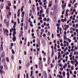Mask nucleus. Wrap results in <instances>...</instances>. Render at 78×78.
Here are the masks:
<instances>
[{
	"mask_svg": "<svg viewBox=\"0 0 78 78\" xmlns=\"http://www.w3.org/2000/svg\"><path fill=\"white\" fill-rule=\"evenodd\" d=\"M38 25L39 26V25H41V23H39L38 24Z\"/></svg>",
	"mask_w": 78,
	"mask_h": 78,
	"instance_id": "nucleus-57",
	"label": "nucleus"
},
{
	"mask_svg": "<svg viewBox=\"0 0 78 78\" xmlns=\"http://www.w3.org/2000/svg\"><path fill=\"white\" fill-rule=\"evenodd\" d=\"M6 8L7 9H9V7L8 6H7L6 7Z\"/></svg>",
	"mask_w": 78,
	"mask_h": 78,
	"instance_id": "nucleus-20",
	"label": "nucleus"
},
{
	"mask_svg": "<svg viewBox=\"0 0 78 78\" xmlns=\"http://www.w3.org/2000/svg\"><path fill=\"white\" fill-rule=\"evenodd\" d=\"M49 78H52V77H51V75H50L49 76Z\"/></svg>",
	"mask_w": 78,
	"mask_h": 78,
	"instance_id": "nucleus-49",
	"label": "nucleus"
},
{
	"mask_svg": "<svg viewBox=\"0 0 78 78\" xmlns=\"http://www.w3.org/2000/svg\"><path fill=\"white\" fill-rule=\"evenodd\" d=\"M11 51H12V54H13L14 55L15 54V52L14 51V50L12 49L11 50Z\"/></svg>",
	"mask_w": 78,
	"mask_h": 78,
	"instance_id": "nucleus-11",
	"label": "nucleus"
},
{
	"mask_svg": "<svg viewBox=\"0 0 78 78\" xmlns=\"http://www.w3.org/2000/svg\"><path fill=\"white\" fill-rule=\"evenodd\" d=\"M4 67L5 69H6V70H8V67H7V65H6L5 64L4 66Z\"/></svg>",
	"mask_w": 78,
	"mask_h": 78,
	"instance_id": "nucleus-8",
	"label": "nucleus"
},
{
	"mask_svg": "<svg viewBox=\"0 0 78 78\" xmlns=\"http://www.w3.org/2000/svg\"><path fill=\"white\" fill-rule=\"evenodd\" d=\"M50 65H51V68H52V67H53V65H52V64L51 63Z\"/></svg>",
	"mask_w": 78,
	"mask_h": 78,
	"instance_id": "nucleus-34",
	"label": "nucleus"
},
{
	"mask_svg": "<svg viewBox=\"0 0 78 78\" xmlns=\"http://www.w3.org/2000/svg\"><path fill=\"white\" fill-rule=\"evenodd\" d=\"M12 40L14 42H15V41L16 40V37L15 36L12 38Z\"/></svg>",
	"mask_w": 78,
	"mask_h": 78,
	"instance_id": "nucleus-5",
	"label": "nucleus"
},
{
	"mask_svg": "<svg viewBox=\"0 0 78 78\" xmlns=\"http://www.w3.org/2000/svg\"><path fill=\"white\" fill-rule=\"evenodd\" d=\"M58 51H61V49L59 48L58 49Z\"/></svg>",
	"mask_w": 78,
	"mask_h": 78,
	"instance_id": "nucleus-27",
	"label": "nucleus"
},
{
	"mask_svg": "<svg viewBox=\"0 0 78 78\" xmlns=\"http://www.w3.org/2000/svg\"><path fill=\"white\" fill-rule=\"evenodd\" d=\"M60 70H62V71L63 70V68H62V67L61 68Z\"/></svg>",
	"mask_w": 78,
	"mask_h": 78,
	"instance_id": "nucleus-46",
	"label": "nucleus"
},
{
	"mask_svg": "<svg viewBox=\"0 0 78 78\" xmlns=\"http://www.w3.org/2000/svg\"><path fill=\"white\" fill-rule=\"evenodd\" d=\"M60 39V40H59L60 42L62 43V39H61H61Z\"/></svg>",
	"mask_w": 78,
	"mask_h": 78,
	"instance_id": "nucleus-26",
	"label": "nucleus"
},
{
	"mask_svg": "<svg viewBox=\"0 0 78 78\" xmlns=\"http://www.w3.org/2000/svg\"><path fill=\"white\" fill-rule=\"evenodd\" d=\"M1 49L2 51L3 50V44H1Z\"/></svg>",
	"mask_w": 78,
	"mask_h": 78,
	"instance_id": "nucleus-6",
	"label": "nucleus"
},
{
	"mask_svg": "<svg viewBox=\"0 0 78 78\" xmlns=\"http://www.w3.org/2000/svg\"><path fill=\"white\" fill-rule=\"evenodd\" d=\"M74 74H75V75H76V71H74Z\"/></svg>",
	"mask_w": 78,
	"mask_h": 78,
	"instance_id": "nucleus-35",
	"label": "nucleus"
},
{
	"mask_svg": "<svg viewBox=\"0 0 78 78\" xmlns=\"http://www.w3.org/2000/svg\"><path fill=\"white\" fill-rule=\"evenodd\" d=\"M42 13H43V10H40V14H42Z\"/></svg>",
	"mask_w": 78,
	"mask_h": 78,
	"instance_id": "nucleus-12",
	"label": "nucleus"
},
{
	"mask_svg": "<svg viewBox=\"0 0 78 78\" xmlns=\"http://www.w3.org/2000/svg\"><path fill=\"white\" fill-rule=\"evenodd\" d=\"M50 20V19L49 18H48L47 19V21L48 22Z\"/></svg>",
	"mask_w": 78,
	"mask_h": 78,
	"instance_id": "nucleus-59",
	"label": "nucleus"
},
{
	"mask_svg": "<svg viewBox=\"0 0 78 78\" xmlns=\"http://www.w3.org/2000/svg\"><path fill=\"white\" fill-rule=\"evenodd\" d=\"M66 33H67V32H66V31H65L64 32V34L65 35H66Z\"/></svg>",
	"mask_w": 78,
	"mask_h": 78,
	"instance_id": "nucleus-32",
	"label": "nucleus"
},
{
	"mask_svg": "<svg viewBox=\"0 0 78 78\" xmlns=\"http://www.w3.org/2000/svg\"><path fill=\"white\" fill-rule=\"evenodd\" d=\"M61 20V21L63 22H64V20L63 19H62Z\"/></svg>",
	"mask_w": 78,
	"mask_h": 78,
	"instance_id": "nucleus-37",
	"label": "nucleus"
},
{
	"mask_svg": "<svg viewBox=\"0 0 78 78\" xmlns=\"http://www.w3.org/2000/svg\"><path fill=\"white\" fill-rule=\"evenodd\" d=\"M38 19H39L40 20H42V17H38Z\"/></svg>",
	"mask_w": 78,
	"mask_h": 78,
	"instance_id": "nucleus-48",
	"label": "nucleus"
},
{
	"mask_svg": "<svg viewBox=\"0 0 78 78\" xmlns=\"http://www.w3.org/2000/svg\"><path fill=\"white\" fill-rule=\"evenodd\" d=\"M0 68L1 69H3V66H1V67L0 66Z\"/></svg>",
	"mask_w": 78,
	"mask_h": 78,
	"instance_id": "nucleus-24",
	"label": "nucleus"
},
{
	"mask_svg": "<svg viewBox=\"0 0 78 78\" xmlns=\"http://www.w3.org/2000/svg\"><path fill=\"white\" fill-rule=\"evenodd\" d=\"M33 32H34V29H32V33H33Z\"/></svg>",
	"mask_w": 78,
	"mask_h": 78,
	"instance_id": "nucleus-54",
	"label": "nucleus"
},
{
	"mask_svg": "<svg viewBox=\"0 0 78 78\" xmlns=\"http://www.w3.org/2000/svg\"><path fill=\"white\" fill-rule=\"evenodd\" d=\"M30 42H28V47L30 46Z\"/></svg>",
	"mask_w": 78,
	"mask_h": 78,
	"instance_id": "nucleus-38",
	"label": "nucleus"
},
{
	"mask_svg": "<svg viewBox=\"0 0 78 78\" xmlns=\"http://www.w3.org/2000/svg\"><path fill=\"white\" fill-rule=\"evenodd\" d=\"M13 43H12L11 44V47H12V46H13Z\"/></svg>",
	"mask_w": 78,
	"mask_h": 78,
	"instance_id": "nucleus-40",
	"label": "nucleus"
},
{
	"mask_svg": "<svg viewBox=\"0 0 78 78\" xmlns=\"http://www.w3.org/2000/svg\"><path fill=\"white\" fill-rule=\"evenodd\" d=\"M4 22H5V23H6V19L4 20Z\"/></svg>",
	"mask_w": 78,
	"mask_h": 78,
	"instance_id": "nucleus-64",
	"label": "nucleus"
},
{
	"mask_svg": "<svg viewBox=\"0 0 78 78\" xmlns=\"http://www.w3.org/2000/svg\"><path fill=\"white\" fill-rule=\"evenodd\" d=\"M26 77L27 78H29V76H28V74H27Z\"/></svg>",
	"mask_w": 78,
	"mask_h": 78,
	"instance_id": "nucleus-18",
	"label": "nucleus"
},
{
	"mask_svg": "<svg viewBox=\"0 0 78 78\" xmlns=\"http://www.w3.org/2000/svg\"><path fill=\"white\" fill-rule=\"evenodd\" d=\"M21 68L22 66H20L19 67V69H20H20H21Z\"/></svg>",
	"mask_w": 78,
	"mask_h": 78,
	"instance_id": "nucleus-31",
	"label": "nucleus"
},
{
	"mask_svg": "<svg viewBox=\"0 0 78 78\" xmlns=\"http://www.w3.org/2000/svg\"><path fill=\"white\" fill-rule=\"evenodd\" d=\"M73 45H74V43H72L71 44V45H72V46H73Z\"/></svg>",
	"mask_w": 78,
	"mask_h": 78,
	"instance_id": "nucleus-45",
	"label": "nucleus"
},
{
	"mask_svg": "<svg viewBox=\"0 0 78 78\" xmlns=\"http://www.w3.org/2000/svg\"><path fill=\"white\" fill-rule=\"evenodd\" d=\"M3 4H2L1 5V9H3Z\"/></svg>",
	"mask_w": 78,
	"mask_h": 78,
	"instance_id": "nucleus-7",
	"label": "nucleus"
},
{
	"mask_svg": "<svg viewBox=\"0 0 78 78\" xmlns=\"http://www.w3.org/2000/svg\"><path fill=\"white\" fill-rule=\"evenodd\" d=\"M66 53H65L63 55V58H65V55H66Z\"/></svg>",
	"mask_w": 78,
	"mask_h": 78,
	"instance_id": "nucleus-19",
	"label": "nucleus"
},
{
	"mask_svg": "<svg viewBox=\"0 0 78 78\" xmlns=\"http://www.w3.org/2000/svg\"><path fill=\"white\" fill-rule=\"evenodd\" d=\"M13 34H16V31H14Z\"/></svg>",
	"mask_w": 78,
	"mask_h": 78,
	"instance_id": "nucleus-43",
	"label": "nucleus"
},
{
	"mask_svg": "<svg viewBox=\"0 0 78 78\" xmlns=\"http://www.w3.org/2000/svg\"><path fill=\"white\" fill-rule=\"evenodd\" d=\"M60 64V66L59 67H62V64H58V65Z\"/></svg>",
	"mask_w": 78,
	"mask_h": 78,
	"instance_id": "nucleus-29",
	"label": "nucleus"
},
{
	"mask_svg": "<svg viewBox=\"0 0 78 78\" xmlns=\"http://www.w3.org/2000/svg\"><path fill=\"white\" fill-rule=\"evenodd\" d=\"M38 67L40 69H42V64L41 61H40L39 62Z\"/></svg>",
	"mask_w": 78,
	"mask_h": 78,
	"instance_id": "nucleus-2",
	"label": "nucleus"
},
{
	"mask_svg": "<svg viewBox=\"0 0 78 78\" xmlns=\"http://www.w3.org/2000/svg\"><path fill=\"white\" fill-rule=\"evenodd\" d=\"M73 39L74 40L76 39V36H75L73 38Z\"/></svg>",
	"mask_w": 78,
	"mask_h": 78,
	"instance_id": "nucleus-60",
	"label": "nucleus"
},
{
	"mask_svg": "<svg viewBox=\"0 0 78 78\" xmlns=\"http://www.w3.org/2000/svg\"><path fill=\"white\" fill-rule=\"evenodd\" d=\"M44 21H46V20H47V18H45L44 19Z\"/></svg>",
	"mask_w": 78,
	"mask_h": 78,
	"instance_id": "nucleus-47",
	"label": "nucleus"
},
{
	"mask_svg": "<svg viewBox=\"0 0 78 78\" xmlns=\"http://www.w3.org/2000/svg\"><path fill=\"white\" fill-rule=\"evenodd\" d=\"M64 7H66V3L65 2L64 5Z\"/></svg>",
	"mask_w": 78,
	"mask_h": 78,
	"instance_id": "nucleus-28",
	"label": "nucleus"
},
{
	"mask_svg": "<svg viewBox=\"0 0 78 78\" xmlns=\"http://www.w3.org/2000/svg\"><path fill=\"white\" fill-rule=\"evenodd\" d=\"M6 60L7 62H9V58H8L7 57L6 58Z\"/></svg>",
	"mask_w": 78,
	"mask_h": 78,
	"instance_id": "nucleus-13",
	"label": "nucleus"
},
{
	"mask_svg": "<svg viewBox=\"0 0 78 78\" xmlns=\"http://www.w3.org/2000/svg\"><path fill=\"white\" fill-rule=\"evenodd\" d=\"M64 4H62V8L63 9H64V8H65L64 7Z\"/></svg>",
	"mask_w": 78,
	"mask_h": 78,
	"instance_id": "nucleus-17",
	"label": "nucleus"
},
{
	"mask_svg": "<svg viewBox=\"0 0 78 78\" xmlns=\"http://www.w3.org/2000/svg\"><path fill=\"white\" fill-rule=\"evenodd\" d=\"M0 73H1L2 75V73H3V74H5V72L3 71V70L1 69H0Z\"/></svg>",
	"mask_w": 78,
	"mask_h": 78,
	"instance_id": "nucleus-3",
	"label": "nucleus"
},
{
	"mask_svg": "<svg viewBox=\"0 0 78 78\" xmlns=\"http://www.w3.org/2000/svg\"><path fill=\"white\" fill-rule=\"evenodd\" d=\"M57 44H59V41H57Z\"/></svg>",
	"mask_w": 78,
	"mask_h": 78,
	"instance_id": "nucleus-63",
	"label": "nucleus"
},
{
	"mask_svg": "<svg viewBox=\"0 0 78 78\" xmlns=\"http://www.w3.org/2000/svg\"><path fill=\"white\" fill-rule=\"evenodd\" d=\"M3 31L5 36L6 34L7 36H8V33H9L8 30H7L6 29H5V28H3Z\"/></svg>",
	"mask_w": 78,
	"mask_h": 78,
	"instance_id": "nucleus-1",
	"label": "nucleus"
},
{
	"mask_svg": "<svg viewBox=\"0 0 78 78\" xmlns=\"http://www.w3.org/2000/svg\"><path fill=\"white\" fill-rule=\"evenodd\" d=\"M61 57H60V56H58V59H60V58Z\"/></svg>",
	"mask_w": 78,
	"mask_h": 78,
	"instance_id": "nucleus-51",
	"label": "nucleus"
},
{
	"mask_svg": "<svg viewBox=\"0 0 78 78\" xmlns=\"http://www.w3.org/2000/svg\"><path fill=\"white\" fill-rule=\"evenodd\" d=\"M34 33H32L31 34L32 36H34Z\"/></svg>",
	"mask_w": 78,
	"mask_h": 78,
	"instance_id": "nucleus-50",
	"label": "nucleus"
},
{
	"mask_svg": "<svg viewBox=\"0 0 78 78\" xmlns=\"http://www.w3.org/2000/svg\"><path fill=\"white\" fill-rule=\"evenodd\" d=\"M36 46H37V48L39 47V45L38 44H36Z\"/></svg>",
	"mask_w": 78,
	"mask_h": 78,
	"instance_id": "nucleus-58",
	"label": "nucleus"
},
{
	"mask_svg": "<svg viewBox=\"0 0 78 78\" xmlns=\"http://www.w3.org/2000/svg\"><path fill=\"white\" fill-rule=\"evenodd\" d=\"M62 75H60V77H59V78H62Z\"/></svg>",
	"mask_w": 78,
	"mask_h": 78,
	"instance_id": "nucleus-62",
	"label": "nucleus"
},
{
	"mask_svg": "<svg viewBox=\"0 0 78 78\" xmlns=\"http://www.w3.org/2000/svg\"><path fill=\"white\" fill-rule=\"evenodd\" d=\"M51 3H50L48 7H51Z\"/></svg>",
	"mask_w": 78,
	"mask_h": 78,
	"instance_id": "nucleus-15",
	"label": "nucleus"
},
{
	"mask_svg": "<svg viewBox=\"0 0 78 78\" xmlns=\"http://www.w3.org/2000/svg\"><path fill=\"white\" fill-rule=\"evenodd\" d=\"M68 6H69V7H71V4H68Z\"/></svg>",
	"mask_w": 78,
	"mask_h": 78,
	"instance_id": "nucleus-39",
	"label": "nucleus"
},
{
	"mask_svg": "<svg viewBox=\"0 0 78 78\" xmlns=\"http://www.w3.org/2000/svg\"><path fill=\"white\" fill-rule=\"evenodd\" d=\"M71 70H73V67L71 66Z\"/></svg>",
	"mask_w": 78,
	"mask_h": 78,
	"instance_id": "nucleus-52",
	"label": "nucleus"
},
{
	"mask_svg": "<svg viewBox=\"0 0 78 78\" xmlns=\"http://www.w3.org/2000/svg\"><path fill=\"white\" fill-rule=\"evenodd\" d=\"M52 54H54V51H53V49L52 50Z\"/></svg>",
	"mask_w": 78,
	"mask_h": 78,
	"instance_id": "nucleus-30",
	"label": "nucleus"
},
{
	"mask_svg": "<svg viewBox=\"0 0 78 78\" xmlns=\"http://www.w3.org/2000/svg\"><path fill=\"white\" fill-rule=\"evenodd\" d=\"M18 78H20V74H18V76H17Z\"/></svg>",
	"mask_w": 78,
	"mask_h": 78,
	"instance_id": "nucleus-36",
	"label": "nucleus"
},
{
	"mask_svg": "<svg viewBox=\"0 0 78 78\" xmlns=\"http://www.w3.org/2000/svg\"><path fill=\"white\" fill-rule=\"evenodd\" d=\"M62 74L63 76H65L66 75V72H63L62 73Z\"/></svg>",
	"mask_w": 78,
	"mask_h": 78,
	"instance_id": "nucleus-10",
	"label": "nucleus"
},
{
	"mask_svg": "<svg viewBox=\"0 0 78 78\" xmlns=\"http://www.w3.org/2000/svg\"><path fill=\"white\" fill-rule=\"evenodd\" d=\"M58 56H60V52H58Z\"/></svg>",
	"mask_w": 78,
	"mask_h": 78,
	"instance_id": "nucleus-44",
	"label": "nucleus"
},
{
	"mask_svg": "<svg viewBox=\"0 0 78 78\" xmlns=\"http://www.w3.org/2000/svg\"><path fill=\"white\" fill-rule=\"evenodd\" d=\"M9 16H11V12H9Z\"/></svg>",
	"mask_w": 78,
	"mask_h": 78,
	"instance_id": "nucleus-42",
	"label": "nucleus"
},
{
	"mask_svg": "<svg viewBox=\"0 0 78 78\" xmlns=\"http://www.w3.org/2000/svg\"><path fill=\"white\" fill-rule=\"evenodd\" d=\"M30 66V64L29 62L28 64H27L26 65V67L27 68H28V67Z\"/></svg>",
	"mask_w": 78,
	"mask_h": 78,
	"instance_id": "nucleus-4",
	"label": "nucleus"
},
{
	"mask_svg": "<svg viewBox=\"0 0 78 78\" xmlns=\"http://www.w3.org/2000/svg\"><path fill=\"white\" fill-rule=\"evenodd\" d=\"M67 75V76H69L70 75V74H69V72H67V73H66Z\"/></svg>",
	"mask_w": 78,
	"mask_h": 78,
	"instance_id": "nucleus-21",
	"label": "nucleus"
},
{
	"mask_svg": "<svg viewBox=\"0 0 78 78\" xmlns=\"http://www.w3.org/2000/svg\"><path fill=\"white\" fill-rule=\"evenodd\" d=\"M64 39L65 40H67V37H66V35L64 36Z\"/></svg>",
	"mask_w": 78,
	"mask_h": 78,
	"instance_id": "nucleus-9",
	"label": "nucleus"
},
{
	"mask_svg": "<svg viewBox=\"0 0 78 78\" xmlns=\"http://www.w3.org/2000/svg\"><path fill=\"white\" fill-rule=\"evenodd\" d=\"M74 49H75V50H77V49H78V48L77 47H75V48H74Z\"/></svg>",
	"mask_w": 78,
	"mask_h": 78,
	"instance_id": "nucleus-33",
	"label": "nucleus"
},
{
	"mask_svg": "<svg viewBox=\"0 0 78 78\" xmlns=\"http://www.w3.org/2000/svg\"><path fill=\"white\" fill-rule=\"evenodd\" d=\"M19 64H21V63L22 62H21V60H20L19 61Z\"/></svg>",
	"mask_w": 78,
	"mask_h": 78,
	"instance_id": "nucleus-56",
	"label": "nucleus"
},
{
	"mask_svg": "<svg viewBox=\"0 0 78 78\" xmlns=\"http://www.w3.org/2000/svg\"><path fill=\"white\" fill-rule=\"evenodd\" d=\"M66 46H69V42H66Z\"/></svg>",
	"mask_w": 78,
	"mask_h": 78,
	"instance_id": "nucleus-23",
	"label": "nucleus"
},
{
	"mask_svg": "<svg viewBox=\"0 0 78 78\" xmlns=\"http://www.w3.org/2000/svg\"><path fill=\"white\" fill-rule=\"evenodd\" d=\"M66 16H68V14H67V12H66Z\"/></svg>",
	"mask_w": 78,
	"mask_h": 78,
	"instance_id": "nucleus-61",
	"label": "nucleus"
},
{
	"mask_svg": "<svg viewBox=\"0 0 78 78\" xmlns=\"http://www.w3.org/2000/svg\"><path fill=\"white\" fill-rule=\"evenodd\" d=\"M48 59H49L50 61V58L48 57V64H50V62H48Z\"/></svg>",
	"mask_w": 78,
	"mask_h": 78,
	"instance_id": "nucleus-16",
	"label": "nucleus"
},
{
	"mask_svg": "<svg viewBox=\"0 0 78 78\" xmlns=\"http://www.w3.org/2000/svg\"><path fill=\"white\" fill-rule=\"evenodd\" d=\"M14 9H16V5L14 6Z\"/></svg>",
	"mask_w": 78,
	"mask_h": 78,
	"instance_id": "nucleus-55",
	"label": "nucleus"
},
{
	"mask_svg": "<svg viewBox=\"0 0 78 78\" xmlns=\"http://www.w3.org/2000/svg\"><path fill=\"white\" fill-rule=\"evenodd\" d=\"M37 11H39L40 9V8H39V7H37Z\"/></svg>",
	"mask_w": 78,
	"mask_h": 78,
	"instance_id": "nucleus-14",
	"label": "nucleus"
},
{
	"mask_svg": "<svg viewBox=\"0 0 78 78\" xmlns=\"http://www.w3.org/2000/svg\"><path fill=\"white\" fill-rule=\"evenodd\" d=\"M43 36V37H45V36H46V35H45V34H44Z\"/></svg>",
	"mask_w": 78,
	"mask_h": 78,
	"instance_id": "nucleus-41",
	"label": "nucleus"
},
{
	"mask_svg": "<svg viewBox=\"0 0 78 78\" xmlns=\"http://www.w3.org/2000/svg\"><path fill=\"white\" fill-rule=\"evenodd\" d=\"M6 25L7 27L9 25V23L7 22L6 23Z\"/></svg>",
	"mask_w": 78,
	"mask_h": 78,
	"instance_id": "nucleus-22",
	"label": "nucleus"
},
{
	"mask_svg": "<svg viewBox=\"0 0 78 78\" xmlns=\"http://www.w3.org/2000/svg\"><path fill=\"white\" fill-rule=\"evenodd\" d=\"M18 13H20V9H19L18 10Z\"/></svg>",
	"mask_w": 78,
	"mask_h": 78,
	"instance_id": "nucleus-53",
	"label": "nucleus"
},
{
	"mask_svg": "<svg viewBox=\"0 0 78 78\" xmlns=\"http://www.w3.org/2000/svg\"><path fill=\"white\" fill-rule=\"evenodd\" d=\"M28 22H27L26 23V26H27L28 27Z\"/></svg>",
	"mask_w": 78,
	"mask_h": 78,
	"instance_id": "nucleus-25",
	"label": "nucleus"
}]
</instances>
